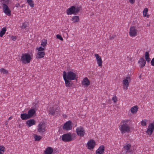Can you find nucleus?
Returning a JSON list of instances; mask_svg holds the SVG:
<instances>
[{"mask_svg": "<svg viewBox=\"0 0 154 154\" xmlns=\"http://www.w3.org/2000/svg\"><path fill=\"white\" fill-rule=\"evenodd\" d=\"M129 121V120L125 119V120H122V123H123L122 124H124L125 125H128L127 123H128Z\"/></svg>", "mask_w": 154, "mask_h": 154, "instance_id": "37", "label": "nucleus"}, {"mask_svg": "<svg viewBox=\"0 0 154 154\" xmlns=\"http://www.w3.org/2000/svg\"><path fill=\"white\" fill-rule=\"evenodd\" d=\"M112 100L115 103H116L117 101V98L116 96L112 97Z\"/></svg>", "mask_w": 154, "mask_h": 154, "instance_id": "43", "label": "nucleus"}, {"mask_svg": "<svg viewBox=\"0 0 154 154\" xmlns=\"http://www.w3.org/2000/svg\"><path fill=\"white\" fill-rule=\"evenodd\" d=\"M33 105L34 106V107H33V109H34L35 110V109H37L38 107V105L37 103H34Z\"/></svg>", "mask_w": 154, "mask_h": 154, "instance_id": "40", "label": "nucleus"}, {"mask_svg": "<svg viewBox=\"0 0 154 154\" xmlns=\"http://www.w3.org/2000/svg\"><path fill=\"white\" fill-rule=\"evenodd\" d=\"M37 50L38 51L41 52L42 51H43L45 50V48H43L42 47H40L38 48H37Z\"/></svg>", "mask_w": 154, "mask_h": 154, "instance_id": "38", "label": "nucleus"}, {"mask_svg": "<svg viewBox=\"0 0 154 154\" xmlns=\"http://www.w3.org/2000/svg\"><path fill=\"white\" fill-rule=\"evenodd\" d=\"M138 106H135L131 109V112L132 113H135L138 110Z\"/></svg>", "mask_w": 154, "mask_h": 154, "instance_id": "24", "label": "nucleus"}, {"mask_svg": "<svg viewBox=\"0 0 154 154\" xmlns=\"http://www.w3.org/2000/svg\"><path fill=\"white\" fill-rule=\"evenodd\" d=\"M47 40L45 39H43L42 41L41 45L44 47L47 45Z\"/></svg>", "mask_w": 154, "mask_h": 154, "instance_id": "33", "label": "nucleus"}, {"mask_svg": "<svg viewBox=\"0 0 154 154\" xmlns=\"http://www.w3.org/2000/svg\"><path fill=\"white\" fill-rule=\"evenodd\" d=\"M46 127V124L44 122H40L38 125L37 130L40 133H43L45 131Z\"/></svg>", "mask_w": 154, "mask_h": 154, "instance_id": "6", "label": "nucleus"}, {"mask_svg": "<svg viewBox=\"0 0 154 154\" xmlns=\"http://www.w3.org/2000/svg\"><path fill=\"white\" fill-rule=\"evenodd\" d=\"M33 137L35 139V141H39L42 138L41 136H38L36 134H34Z\"/></svg>", "mask_w": 154, "mask_h": 154, "instance_id": "28", "label": "nucleus"}, {"mask_svg": "<svg viewBox=\"0 0 154 154\" xmlns=\"http://www.w3.org/2000/svg\"><path fill=\"white\" fill-rule=\"evenodd\" d=\"M125 78H126V79H125L128 80H128H129V81L131 80V79H130V77H126Z\"/></svg>", "mask_w": 154, "mask_h": 154, "instance_id": "48", "label": "nucleus"}, {"mask_svg": "<svg viewBox=\"0 0 154 154\" xmlns=\"http://www.w3.org/2000/svg\"><path fill=\"white\" fill-rule=\"evenodd\" d=\"M27 25L28 24L26 22H24L22 26H20V27L22 29H25L26 27H27Z\"/></svg>", "mask_w": 154, "mask_h": 154, "instance_id": "36", "label": "nucleus"}, {"mask_svg": "<svg viewBox=\"0 0 154 154\" xmlns=\"http://www.w3.org/2000/svg\"><path fill=\"white\" fill-rule=\"evenodd\" d=\"M82 85L87 87L90 85V82L87 77L85 78L82 82Z\"/></svg>", "mask_w": 154, "mask_h": 154, "instance_id": "18", "label": "nucleus"}, {"mask_svg": "<svg viewBox=\"0 0 154 154\" xmlns=\"http://www.w3.org/2000/svg\"><path fill=\"white\" fill-rule=\"evenodd\" d=\"M21 7H23V5L22 6H21Z\"/></svg>", "mask_w": 154, "mask_h": 154, "instance_id": "52", "label": "nucleus"}, {"mask_svg": "<svg viewBox=\"0 0 154 154\" xmlns=\"http://www.w3.org/2000/svg\"><path fill=\"white\" fill-rule=\"evenodd\" d=\"M31 59L30 55L27 53L23 54L21 57V61L24 64L29 63Z\"/></svg>", "mask_w": 154, "mask_h": 154, "instance_id": "3", "label": "nucleus"}, {"mask_svg": "<svg viewBox=\"0 0 154 154\" xmlns=\"http://www.w3.org/2000/svg\"><path fill=\"white\" fill-rule=\"evenodd\" d=\"M36 113V111L34 109H31L29 110L28 112V114L30 119L32 118Z\"/></svg>", "mask_w": 154, "mask_h": 154, "instance_id": "17", "label": "nucleus"}, {"mask_svg": "<svg viewBox=\"0 0 154 154\" xmlns=\"http://www.w3.org/2000/svg\"><path fill=\"white\" fill-rule=\"evenodd\" d=\"M0 72L3 74H8V71L5 69L2 68L0 69Z\"/></svg>", "mask_w": 154, "mask_h": 154, "instance_id": "31", "label": "nucleus"}, {"mask_svg": "<svg viewBox=\"0 0 154 154\" xmlns=\"http://www.w3.org/2000/svg\"><path fill=\"white\" fill-rule=\"evenodd\" d=\"M138 63H140V68H142L145 66L146 64V61L144 59L143 57H142L139 61Z\"/></svg>", "mask_w": 154, "mask_h": 154, "instance_id": "20", "label": "nucleus"}, {"mask_svg": "<svg viewBox=\"0 0 154 154\" xmlns=\"http://www.w3.org/2000/svg\"><path fill=\"white\" fill-rule=\"evenodd\" d=\"M81 8V6L77 7L74 6H71L66 10V13L68 15L72 14L76 15L78 13Z\"/></svg>", "mask_w": 154, "mask_h": 154, "instance_id": "1", "label": "nucleus"}, {"mask_svg": "<svg viewBox=\"0 0 154 154\" xmlns=\"http://www.w3.org/2000/svg\"><path fill=\"white\" fill-rule=\"evenodd\" d=\"M56 37L57 38L59 39L60 40L63 41V39L61 36L59 34L57 35Z\"/></svg>", "mask_w": 154, "mask_h": 154, "instance_id": "39", "label": "nucleus"}, {"mask_svg": "<svg viewBox=\"0 0 154 154\" xmlns=\"http://www.w3.org/2000/svg\"><path fill=\"white\" fill-rule=\"evenodd\" d=\"M5 150V147L3 146H0V154H3Z\"/></svg>", "mask_w": 154, "mask_h": 154, "instance_id": "32", "label": "nucleus"}, {"mask_svg": "<svg viewBox=\"0 0 154 154\" xmlns=\"http://www.w3.org/2000/svg\"><path fill=\"white\" fill-rule=\"evenodd\" d=\"M2 7L3 12L7 15L10 16L11 12L8 6L6 4H3Z\"/></svg>", "mask_w": 154, "mask_h": 154, "instance_id": "10", "label": "nucleus"}, {"mask_svg": "<svg viewBox=\"0 0 154 154\" xmlns=\"http://www.w3.org/2000/svg\"><path fill=\"white\" fill-rule=\"evenodd\" d=\"M2 1H3V3H4V4H6V5L8 4L9 2V0H0V1L1 2H2Z\"/></svg>", "mask_w": 154, "mask_h": 154, "instance_id": "42", "label": "nucleus"}, {"mask_svg": "<svg viewBox=\"0 0 154 154\" xmlns=\"http://www.w3.org/2000/svg\"><path fill=\"white\" fill-rule=\"evenodd\" d=\"M145 59L148 62H149L150 60V59L149 57Z\"/></svg>", "mask_w": 154, "mask_h": 154, "instance_id": "47", "label": "nucleus"}, {"mask_svg": "<svg viewBox=\"0 0 154 154\" xmlns=\"http://www.w3.org/2000/svg\"><path fill=\"white\" fill-rule=\"evenodd\" d=\"M137 30L135 28V26H131L129 31L130 35L131 37H135L137 36Z\"/></svg>", "mask_w": 154, "mask_h": 154, "instance_id": "9", "label": "nucleus"}, {"mask_svg": "<svg viewBox=\"0 0 154 154\" xmlns=\"http://www.w3.org/2000/svg\"><path fill=\"white\" fill-rule=\"evenodd\" d=\"M146 121H147V120H146V119L143 120L141 122V125L143 126H146Z\"/></svg>", "mask_w": 154, "mask_h": 154, "instance_id": "34", "label": "nucleus"}, {"mask_svg": "<svg viewBox=\"0 0 154 154\" xmlns=\"http://www.w3.org/2000/svg\"><path fill=\"white\" fill-rule=\"evenodd\" d=\"M76 132L77 135L80 137H83L85 133L84 128L81 127H78L76 130Z\"/></svg>", "mask_w": 154, "mask_h": 154, "instance_id": "7", "label": "nucleus"}, {"mask_svg": "<svg viewBox=\"0 0 154 154\" xmlns=\"http://www.w3.org/2000/svg\"><path fill=\"white\" fill-rule=\"evenodd\" d=\"M65 74L66 77L67 79L72 80L76 79V74L72 71H68L67 74L65 71H64L63 73V77L64 75Z\"/></svg>", "mask_w": 154, "mask_h": 154, "instance_id": "2", "label": "nucleus"}, {"mask_svg": "<svg viewBox=\"0 0 154 154\" xmlns=\"http://www.w3.org/2000/svg\"><path fill=\"white\" fill-rule=\"evenodd\" d=\"M20 117L23 120H26L30 119L28 114L26 113L21 114L20 115Z\"/></svg>", "mask_w": 154, "mask_h": 154, "instance_id": "21", "label": "nucleus"}, {"mask_svg": "<svg viewBox=\"0 0 154 154\" xmlns=\"http://www.w3.org/2000/svg\"><path fill=\"white\" fill-rule=\"evenodd\" d=\"M27 2L31 8H33L34 6V4L32 0H27Z\"/></svg>", "mask_w": 154, "mask_h": 154, "instance_id": "30", "label": "nucleus"}, {"mask_svg": "<svg viewBox=\"0 0 154 154\" xmlns=\"http://www.w3.org/2000/svg\"><path fill=\"white\" fill-rule=\"evenodd\" d=\"M95 143L96 142L94 140H90L87 143L88 148L90 149H93L95 146Z\"/></svg>", "mask_w": 154, "mask_h": 154, "instance_id": "11", "label": "nucleus"}, {"mask_svg": "<svg viewBox=\"0 0 154 154\" xmlns=\"http://www.w3.org/2000/svg\"><path fill=\"white\" fill-rule=\"evenodd\" d=\"M154 130V121L152 123H150L148 127L146 133L149 135H151Z\"/></svg>", "mask_w": 154, "mask_h": 154, "instance_id": "8", "label": "nucleus"}, {"mask_svg": "<svg viewBox=\"0 0 154 154\" xmlns=\"http://www.w3.org/2000/svg\"><path fill=\"white\" fill-rule=\"evenodd\" d=\"M129 83L128 80L127 79H124L123 81V85L124 88L125 90H127L128 87Z\"/></svg>", "mask_w": 154, "mask_h": 154, "instance_id": "23", "label": "nucleus"}, {"mask_svg": "<svg viewBox=\"0 0 154 154\" xmlns=\"http://www.w3.org/2000/svg\"><path fill=\"white\" fill-rule=\"evenodd\" d=\"M7 124H8V123L7 122H5V124L6 125H7Z\"/></svg>", "mask_w": 154, "mask_h": 154, "instance_id": "50", "label": "nucleus"}, {"mask_svg": "<svg viewBox=\"0 0 154 154\" xmlns=\"http://www.w3.org/2000/svg\"><path fill=\"white\" fill-rule=\"evenodd\" d=\"M131 147V145L130 144H128L124 146V148L127 151H128L129 150Z\"/></svg>", "mask_w": 154, "mask_h": 154, "instance_id": "35", "label": "nucleus"}, {"mask_svg": "<svg viewBox=\"0 0 154 154\" xmlns=\"http://www.w3.org/2000/svg\"><path fill=\"white\" fill-rule=\"evenodd\" d=\"M148 10L147 8H145L143 11V14L144 17H147V18L149 17V15H147Z\"/></svg>", "mask_w": 154, "mask_h": 154, "instance_id": "27", "label": "nucleus"}, {"mask_svg": "<svg viewBox=\"0 0 154 154\" xmlns=\"http://www.w3.org/2000/svg\"><path fill=\"white\" fill-rule=\"evenodd\" d=\"M72 122L70 121L66 122L64 125L63 127V129L66 130H69L72 129Z\"/></svg>", "mask_w": 154, "mask_h": 154, "instance_id": "12", "label": "nucleus"}, {"mask_svg": "<svg viewBox=\"0 0 154 154\" xmlns=\"http://www.w3.org/2000/svg\"><path fill=\"white\" fill-rule=\"evenodd\" d=\"M35 123L36 122L34 119H30L26 122V124L29 127L35 125Z\"/></svg>", "mask_w": 154, "mask_h": 154, "instance_id": "16", "label": "nucleus"}, {"mask_svg": "<svg viewBox=\"0 0 154 154\" xmlns=\"http://www.w3.org/2000/svg\"><path fill=\"white\" fill-rule=\"evenodd\" d=\"M63 79L65 81L66 86V87H70L72 85V83H71V80H69L66 79V74L64 75Z\"/></svg>", "mask_w": 154, "mask_h": 154, "instance_id": "15", "label": "nucleus"}, {"mask_svg": "<svg viewBox=\"0 0 154 154\" xmlns=\"http://www.w3.org/2000/svg\"><path fill=\"white\" fill-rule=\"evenodd\" d=\"M62 140L65 142H68L71 141L74 139L71 137L70 133L64 134L61 136Z\"/></svg>", "mask_w": 154, "mask_h": 154, "instance_id": "4", "label": "nucleus"}, {"mask_svg": "<svg viewBox=\"0 0 154 154\" xmlns=\"http://www.w3.org/2000/svg\"><path fill=\"white\" fill-rule=\"evenodd\" d=\"M149 52L147 51L145 53V59H146V58L149 57Z\"/></svg>", "mask_w": 154, "mask_h": 154, "instance_id": "41", "label": "nucleus"}, {"mask_svg": "<svg viewBox=\"0 0 154 154\" xmlns=\"http://www.w3.org/2000/svg\"><path fill=\"white\" fill-rule=\"evenodd\" d=\"M104 146L101 145L96 151V154H103L104 152Z\"/></svg>", "mask_w": 154, "mask_h": 154, "instance_id": "13", "label": "nucleus"}, {"mask_svg": "<svg viewBox=\"0 0 154 154\" xmlns=\"http://www.w3.org/2000/svg\"><path fill=\"white\" fill-rule=\"evenodd\" d=\"M49 114L54 115L55 112V110L54 107H50L49 109Z\"/></svg>", "mask_w": 154, "mask_h": 154, "instance_id": "29", "label": "nucleus"}, {"mask_svg": "<svg viewBox=\"0 0 154 154\" xmlns=\"http://www.w3.org/2000/svg\"><path fill=\"white\" fill-rule=\"evenodd\" d=\"M20 6V4L19 3H17L15 5V7L17 8H18L19 6Z\"/></svg>", "mask_w": 154, "mask_h": 154, "instance_id": "49", "label": "nucleus"}, {"mask_svg": "<svg viewBox=\"0 0 154 154\" xmlns=\"http://www.w3.org/2000/svg\"><path fill=\"white\" fill-rule=\"evenodd\" d=\"M116 36V35H110V37H109V39L110 40H112Z\"/></svg>", "mask_w": 154, "mask_h": 154, "instance_id": "44", "label": "nucleus"}, {"mask_svg": "<svg viewBox=\"0 0 154 154\" xmlns=\"http://www.w3.org/2000/svg\"><path fill=\"white\" fill-rule=\"evenodd\" d=\"M71 20L73 23L78 22L79 21V18L78 16H74L72 17Z\"/></svg>", "mask_w": 154, "mask_h": 154, "instance_id": "25", "label": "nucleus"}, {"mask_svg": "<svg viewBox=\"0 0 154 154\" xmlns=\"http://www.w3.org/2000/svg\"><path fill=\"white\" fill-rule=\"evenodd\" d=\"M11 38L12 40H15L16 39V38L15 36H12L11 37Z\"/></svg>", "mask_w": 154, "mask_h": 154, "instance_id": "46", "label": "nucleus"}, {"mask_svg": "<svg viewBox=\"0 0 154 154\" xmlns=\"http://www.w3.org/2000/svg\"><path fill=\"white\" fill-rule=\"evenodd\" d=\"M130 3L132 4H134L135 2V0H129Z\"/></svg>", "mask_w": 154, "mask_h": 154, "instance_id": "45", "label": "nucleus"}, {"mask_svg": "<svg viewBox=\"0 0 154 154\" xmlns=\"http://www.w3.org/2000/svg\"><path fill=\"white\" fill-rule=\"evenodd\" d=\"M53 150L52 148L50 147H48L46 148L44 152L45 154H52Z\"/></svg>", "mask_w": 154, "mask_h": 154, "instance_id": "19", "label": "nucleus"}, {"mask_svg": "<svg viewBox=\"0 0 154 154\" xmlns=\"http://www.w3.org/2000/svg\"><path fill=\"white\" fill-rule=\"evenodd\" d=\"M6 31V27H4L2 28L0 32V37H2L4 34H5Z\"/></svg>", "mask_w": 154, "mask_h": 154, "instance_id": "26", "label": "nucleus"}, {"mask_svg": "<svg viewBox=\"0 0 154 154\" xmlns=\"http://www.w3.org/2000/svg\"><path fill=\"white\" fill-rule=\"evenodd\" d=\"M95 56L96 57L97 63L98 66H102L103 61L100 57L97 54H95Z\"/></svg>", "mask_w": 154, "mask_h": 154, "instance_id": "14", "label": "nucleus"}, {"mask_svg": "<svg viewBox=\"0 0 154 154\" xmlns=\"http://www.w3.org/2000/svg\"><path fill=\"white\" fill-rule=\"evenodd\" d=\"M45 55V53L44 52H39L38 53L36 57V58L39 59L43 58L44 57Z\"/></svg>", "mask_w": 154, "mask_h": 154, "instance_id": "22", "label": "nucleus"}, {"mask_svg": "<svg viewBox=\"0 0 154 154\" xmlns=\"http://www.w3.org/2000/svg\"><path fill=\"white\" fill-rule=\"evenodd\" d=\"M120 130L122 134L129 133L130 130V127L128 125L122 124L120 126Z\"/></svg>", "mask_w": 154, "mask_h": 154, "instance_id": "5", "label": "nucleus"}, {"mask_svg": "<svg viewBox=\"0 0 154 154\" xmlns=\"http://www.w3.org/2000/svg\"><path fill=\"white\" fill-rule=\"evenodd\" d=\"M11 117H10L8 119H11Z\"/></svg>", "mask_w": 154, "mask_h": 154, "instance_id": "51", "label": "nucleus"}]
</instances>
